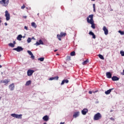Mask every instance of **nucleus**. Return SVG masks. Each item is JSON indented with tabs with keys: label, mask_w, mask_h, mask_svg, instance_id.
Masks as SVG:
<instances>
[{
	"label": "nucleus",
	"mask_w": 124,
	"mask_h": 124,
	"mask_svg": "<svg viewBox=\"0 0 124 124\" xmlns=\"http://www.w3.org/2000/svg\"><path fill=\"white\" fill-rule=\"evenodd\" d=\"M89 34H90V35H92L93 38L94 39H95V38H96L94 33H93V31H90L89 32Z\"/></svg>",
	"instance_id": "obj_15"
},
{
	"label": "nucleus",
	"mask_w": 124,
	"mask_h": 124,
	"mask_svg": "<svg viewBox=\"0 0 124 124\" xmlns=\"http://www.w3.org/2000/svg\"><path fill=\"white\" fill-rule=\"evenodd\" d=\"M14 44H15L16 43L15 42V41L14 42Z\"/></svg>",
	"instance_id": "obj_53"
},
{
	"label": "nucleus",
	"mask_w": 124,
	"mask_h": 124,
	"mask_svg": "<svg viewBox=\"0 0 124 124\" xmlns=\"http://www.w3.org/2000/svg\"><path fill=\"white\" fill-rule=\"evenodd\" d=\"M57 38L59 39V40H60V41H61V40H62V39L61 38L62 36L60 34H57Z\"/></svg>",
	"instance_id": "obj_27"
},
{
	"label": "nucleus",
	"mask_w": 124,
	"mask_h": 124,
	"mask_svg": "<svg viewBox=\"0 0 124 124\" xmlns=\"http://www.w3.org/2000/svg\"><path fill=\"white\" fill-rule=\"evenodd\" d=\"M89 93L90 94H92V93H93V91H89Z\"/></svg>",
	"instance_id": "obj_41"
},
{
	"label": "nucleus",
	"mask_w": 124,
	"mask_h": 124,
	"mask_svg": "<svg viewBox=\"0 0 124 124\" xmlns=\"http://www.w3.org/2000/svg\"><path fill=\"white\" fill-rule=\"evenodd\" d=\"M5 17H6V21H9L10 20V14H9L7 10L5 11Z\"/></svg>",
	"instance_id": "obj_5"
},
{
	"label": "nucleus",
	"mask_w": 124,
	"mask_h": 124,
	"mask_svg": "<svg viewBox=\"0 0 124 124\" xmlns=\"http://www.w3.org/2000/svg\"><path fill=\"white\" fill-rule=\"evenodd\" d=\"M31 59H32V60H34V55H33V54H31Z\"/></svg>",
	"instance_id": "obj_35"
},
{
	"label": "nucleus",
	"mask_w": 124,
	"mask_h": 124,
	"mask_svg": "<svg viewBox=\"0 0 124 124\" xmlns=\"http://www.w3.org/2000/svg\"><path fill=\"white\" fill-rule=\"evenodd\" d=\"M70 56L73 57V56H75V51H73L70 53Z\"/></svg>",
	"instance_id": "obj_29"
},
{
	"label": "nucleus",
	"mask_w": 124,
	"mask_h": 124,
	"mask_svg": "<svg viewBox=\"0 0 124 124\" xmlns=\"http://www.w3.org/2000/svg\"><path fill=\"white\" fill-rule=\"evenodd\" d=\"M102 118V115L100 113L98 112L96 114H95L93 117V120L94 121H98L100 119H101Z\"/></svg>",
	"instance_id": "obj_2"
},
{
	"label": "nucleus",
	"mask_w": 124,
	"mask_h": 124,
	"mask_svg": "<svg viewBox=\"0 0 124 124\" xmlns=\"http://www.w3.org/2000/svg\"><path fill=\"white\" fill-rule=\"evenodd\" d=\"M57 55V56H59L60 54H56Z\"/></svg>",
	"instance_id": "obj_54"
},
{
	"label": "nucleus",
	"mask_w": 124,
	"mask_h": 124,
	"mask_svg": "<svg viewBox=\"0 0 124 124\" xmlns=\"http://www.w3.org/2000/svg\"><path fill=\"white\" fill-rule=\"evenodd\" d=\"M4 25H5V26H7V23L5 22V23H4Z\"/></svg>",
	"instance_id": "obj_46"
},
{
	"label": "nucleus",
	"mask_w": 124,
	"mask_h": 124,
	"mask_svg": "<svg viewBox=\"0 0 124 124\" xmlns=\"http://www.w3.org/2000/svg\"><path fill=\"white\" fill-rule=\"evenodd\" d=\"M103 31H104L105 35H107V34H108V33H109V32L108 31V29L105 26L103 27Z\"/></svg>",
	"instance_id": "obj_8"
},
{
	"label": "nucleus",
	"mask_w": 124,
	"mask_h": 124,
	"mask_svg": "<svg viewBox=\"0 0 124 124\" xmlns=\"http://www.w3.org/2000/svg\"><path fill=\"white\" fill-rule=\"evenodd\" d=\"M1 67H2V66H1V65H0V68H1Z\"/></svg>",
	"instance_id": "obj_51"
},
{
	"label": "nucleus",
	"mask_w": 124,
	"mask_h": 124,
	"mask_svg": "<svg viewBox=\"0 0 124 124\" xmlns=\"http://www.w3.org/2000/svg\"><path fill=\"white\" fill-rule=\"evenodd\" d=\"M22 37H23V36H22V35L20 34V35H18V36L16 38V39L17 40H19V41H21V40H22Z\"/></svg>",
	"instance_id": "obj_20"
},
{
	"label": "nucleus",
	"mask_w": 124,
	"mask_h": 124,
	"mask_svg": "<svg viewBox=\"0 0 124 124\" xmlns=\"http://www.w3.org/2000/svg\"><path fill=\"white\" fill-rule=\"evenodd\" d=\"M118 32L121 34V35H124V31H119Z\"/></svg>",
	"instance_id": "obj_28"
},
{
	"label": "nucleus",
	"mask_w": 124,
	"mask_h": 124,
	"mask_svg": "<svg viewBox=\"0 0 124 124\" xmlns=\"http://www.w3.org/2000/svg\"><path fill=\"white\" fill-rule=\"evenodd\" d=\"M106 76L107 78H112V74H111V73L110 72H107L106 73Z\"/></svg>",
	"instance_id": "obj_17"
},
{
	"label": "nucleus",
	"mask_w": 124,
	"mask_h": 124,
	"mask_svg": "<svg viewBox=\"0 0 124 124\" xmlns=\"http://www.w3.org/2000/svg\"><path fill=\"white\" fill-rule=\"evenodd\" d=\"M93 8H95V4H93Z\"/></svg>",
	"instance_id": "obj_43"
},
{
	"label": "nucleus",
	"mask_w": 124,
	"mask_h": 124,
	"mask_svg": "<svg viewBox=\"0 0 124 124\" xmlns=\"http://www.w3.org/2000/svg\"><path fill=\"white\" fill-rule=\"evenodd\" d=\"M98 57L101 60H104V57L101 54H99Z\"/></svg>",
	"instance_id": "obj_25"
},
{
	"label": "nucleus",
	"mask_w": 124,
	"mask_h": 124,
	"mask_svg": "<svg viewBox=\"0 0 124 124\" xmlns=\"http://www.w3.org/2000/svg\"><path fill=\"white\" fill-rule=\"evenodd\" d=\"M23 18H24V19H27V16H23Z\"/></svg>",
	"instance_id": "obj_42"
},
{
	"label": "nucleus",
	"mask_w": 124,
	"mask_h": 124,
	"mask_svg": "<svg viewBox=\"0 0 124 124\" xmlns=\"http://www.w3.org/2000/svg\"><path fill=\"white\" fill-rule=\"evenodd\" d=\"M34 72V71L33 70H31V69L28 70L27 71L28 76H31V75L33 74Z\"/></svg>",
	"instance_id": "obj_6"
},
{
	"label": "nucleus",
	"mask_w": 124,
	"mask_h": 124,
	"mask_svg": "<svg viewBox=\"0 0 124 124\" xmlns=\"http://www.w3.org/2000/svg\"><path fill=\"white\" fill-rule=\"evenodd\" d=\"M112 81H119L120 78H118L117 76H113L111 78Z\"/></svg>",
	"instance_id": "obj_14"
},
{
	"label": "nucleus",
	"mask_w": 124,
	"mask_h": 124,
	"mask_svg": "<svg viewBox=\"0 0 124 124\" xmlns=\"http://www.w3.org/2000/svg\"><path fill=\"white\" fill-rule=\"evenodd\" d=\"M60 124H64V122H61V123H60Z\"/></svg>",
	"instance_id": "obj_48"
},
{
	"label": "nucleus",
	"mask_w": 124,
	"mask_h": 124,
	"mask_svg": "<svg viewBox=\"0 0 124 124\" xmlns=\"http://www.w3.org/2000/svg\"><path fill=\"white\" fill-rule=\"evenodd\" d=\"M109 119L111 120V121H113V122L115 121V119L113 118V117H111L109 118Z\"/></svg>",
	"instance_id": "obj_39"
},
{
	"label": "nucleus",
	"mask_w": 124,
	"mask_h": 124,
	"mask_svg": "<svg viewBox=\"0 0 124 124\" xmlns=\"http://www.w3.org/2000/svg\"><path fill=\"white\" fill-rule=\"evenodd\" d=\"M24 29H25V30H26V31H28V27L25 26Z\"/></svg>",
	"instance_id": "obj_40"
},
{
	"label": "nucleus",
	"mask_w": 124,
	"mask_h": 124,
	"mask_svg": "<svg viewBox=\"0 0 124 124\" xmlns=\"http://www.w3.org/2000/svg\"><path fill=\"white\" fill-rule=\"evenodd\" d=\"M110 112H113V110H110Z\"/></svg>",
	"instance_id": "obj_55"
},
{
	"label": "nucleus",
	"mask_w": 124,
	"mask_h": 124,
	"mask_svg": "<svg viewBox=\"0 0 124 124\" xmlns=\"http://www.w3.org/2000/svg\"><path fill=\"white\" fill-rule=\"evenodd\" d=\"M88 62H89V59H87L86 61H84L82 62V64L83 65H85V64H87V63H88Z\"/></svg>",
	"instance_id": "obj_22"
},
{
	"label": "nucleus",
	"mask_w": 124,
	"mask_h": 124,
	"mask_svg": "<svg viewBox=\"0 0 124 124\" xmlns=\"http://www.w3.org/2000/svg\"><path fill=\"white\" fill-rule=\"evenodd\" d=\"M113 90H114V89H113V88L109 89L108 90L106 91L105 92V93L106 94H109V93H111V92H112V91H113Z\"/></svg>",
	"instance_id": "obj_19"
},
{
	"label": "nucleus",
	"mask_w": 124,
	"mask_h": 124,
	"mask_svg": "<svg viewBox=\"0 0 124 124\" xmlns=\"http://www.w3.org/2000/svg\"><path fill=\"white\" fill-rule=\"evenodd\" d=\"M41 44L42 45H43L44 43H43V41H42V40H39V42H36V44H34V45H36L37 46H38V45H40Z\"/></svg>",
	"instance_id": "obj_10"
},
{
	"label": "nucleus",
	"mask_w": 124,
	"mask_h": 124,
	"mask_svg": "<svg viewBox=\"0 0 124 124\" xmlns=\"http://www.w3.org/2000/svg\"><path fill=\"white\" fill-rule=\"evenodd\" d=\"M1 56V55H0V58Z\"/></svg>",
	"instance_id": "obj_57"
},
{
	"label": "nucleus",
	"mask_w": 124,
	"mask_h": 124,
	"mask_svg": "<svg viewBox=\"0 0 124 124\" xmlns=\"http://www.w3.org/2000/svg\"><path fill=\"white\" fill-rule=\"evenodd\" d=\"M53 78H54V79H55L56 80H59V77L58 76L54 77Z\"/></svg>",
	"instance_id": "obj_36"
},
{
	"label": "nucleus",
	"mask_w": 124,
	"mask_h": 124,
	"mask_svg": "<svg viewBox=\"0 0 124 124\" xmlns=\"http://www.w3.org/2000/svg\"><path fill=\"white\" fill-rule=\"evenodd\" d=\"M10 82V81L7 79H4V80H2L0 81V83H3L4 84H5V85H6V84H8V83H9Z\"/></svg>",
	"instance_id": "obj_11"
},
{
	"label": "nucleus",
	"mask_w": 124,
	"mask_h": 124,
	"mask_svg": "<svg viewBox=\"0 0 124 124\" xmlns=\"http://www.w3.org/2000/svg\"><path fill=\"white\" fill-rule=\"evenodd\" d=\"M31 42V38H28V39H27V42L28 43H30V42Z\"/></svg>",
	"instance_id": "obj_30"
},
{
	"label": "nucleus",
	"mask_w": 124,
	"mask_h": 124,
	"mask_svg": "<svg viewBox=\"0 0 124 124\" xmlns=\"http://www.w3.org/2000/svg\"><path fill=\"white\" fill-rule=\"evenodd\" d=\"M31 84V80H28L26 82L25 85L30 86Z\"/></svg>",
	"instance_id": "obj_21"
},
{
	"label": "nucleus",
	"mask_w": 124,
	"mask_h": 124,
	"mask_svg": "<svg viewBox=\"0 0 124 124\" xmlns=\"http://www.w3.org/2000/svg\"><path fill=\"white\" fill-rule=\"evenodd\" d=\"M8 3H9V0H1L0 1V4H1L3 6H7Z\"/></svg>",
	"instance_id": "obj_3"
},
{
	"label": "nucleus",
	"mask_w": 124,
	"mask_h": 124,
	"mask_svg": "<svg viewBox=\"0 0 124 124\" xmlns=\"http://www.w3.org/2000/svg\"><path fill=\"white\" fill-rule=\"evenodd\" d=\"M57 51H58V49L55 50L54 52H57Z\"/></svg>",
	"instance_id": "obj_50"
},
{
	"label": "nucleus",
	"mask_w": 124,
	"mask_h": 124,
	"mask_svg": "<svg viewBox=\"0 0 124 124\" xmlns=\"http://www.w3.org/2000/svg\"><path fill=\"white\" fill-rule=\"evenodd\" d=\"M11 116L12 117H13V118H16V119H22V116H23V115L16 114L15 113H13V114H11Z\"/></svg>",
	"instance_id": "obj_4"
},
{
	"label": "nucleus",
	"mask_w": 124,
	"mask_h": 124,
	"mask_svg": "<svg viewBox=\"0 0 124 124\" xmlns=\"http://www.w3.org/2000/svg\"><path fill=\"white\" fill-rule=\"evenodd\" d=\"M87 23H89V24H91V25H92L91 27L92 29H95V24H94L93 21V15H89L87 18Z\"/></svg>",
	"instance_id": "obj_1"
},
{
	"label": "nucleus",
	"mask_w": 124,
	"mask_h": 124,
	"mask_svg": "<svg viewBox=\"0 0 124 124\" xmlns=\"http://www.w3.org/2000/svg\"><path fill=\"white\" fill-rule=\"evenodd\" d=\"M31 26L32 27H33V28H36V27H37L36 24L35 23H34V22H32V23H31Z\"/></svg>",
	"instance_id": "obj_23"
},
{
	"label": "nucleus",
	"mask_w": 124,
	"mask_h": 124,
	"mask_svg": "<svg viewBox=\"0 0 124 124\" xmlns=\"http://www.w3.org/2000/svg\"><path fill=\"white\" fill-rule=\"evenodd\" d=\"M0 19H1V17H0V23H1V20H0Z\"/></svg>",
	"instance_id": "obj_49"
},
{
	"label": "nucleus",
	"mask_w": 124,
	"mask_h": 124,
	"mask_svg": "<svg viewBox=\"0 0 124 124\" xmlns=\"http://www.w3.org/2000/svg\"><path fill=\"white\" fill-rule=\"evenodd\" d=\"M79 113L80 112L79 111H77V112H75L74 115H73V117L74 118H77V117H78Z\"/></svg>",
	"instance_id": "obj_16"
},
{
	"label": "nucleus",
	"mask_w": 124,
	"mask_h": 124,
	"mask_svg": "<svg viewBox=\"0 0 124 124\" xmlns=\"http://www.w3.org/2000/svg\"><path fill=\"white\" fill-rule=\"evenodd\" d=\"M31 39H34V40H35V39L34 38V37H32V38H31Z\"/></svg>",
	"instance_id": "obj_47"
},
{
	"label": "nucleus",
	"mask_w": 124,
	"mask_h": 124,
	"mask_svg": "<svg viewBox=\"0 0 124 124\" xmlns=\"http://www.w3.org/2000/svg\"><path fill=\"white\" fill-rule=\"evenodd\" d=\"M25 7L26 6H25V5H23L22 6H21V9H25Z\"/></svg>",
	"instance_id": "obj_38"
},
{
	"label": "nucleus",
	"mask_w": 124,
	"mask_h": 124,
	"mask_svg": "<svg viewBox=\"0 0 124 124\" xmlns=\"http://www.w3.org/2000/svg\"><path fill=\"white\" fill-rule=\"evenodd\" d=\"M89 112V110L87 108H84L82 111L81 113L82 115H86Z\"/></svg>",
	"instance_id": "obj_12"
},
{
	"label": "nucleus",
	"mask_w": 124,
	"mask_h": 124,
	"mask_svg": "<svg viewBox=\"0 0 124 124\" xmlns=\"http://www.w3.org/2000/svg\"><path fill=\"white\" fill-rule=\"evenodd\" d=\"M70 60H71V57L67 56L66 61H70Z\"/></svg>",
	"instance_id": "obj_33"
},
{
	"label": "nucleus",
	"mask_w": 124,
	"mask_h": 124,
	"mask_svg": "<svg viewBox=\"0 0 124 124\" xmlns=\"http://www.w3.org/2000/svg\"><path fill=\"white\" fill-rule=\"evenodd\" d=\"M43 120L45 121V122H48V121H49V116L45 115L43 117Z\"/></svg>",
	"instance_id": "obj_13"
},
{
	"label": "nucleus",
	"mask_w": 124,
	"mask_h": 124,
	"mask_svg": "<svg viewBox=\"0 0 124 124\" xmlns=\"http://www.w3.org/2000/svg\"><path fill=\"white\" fill-rule=\"evenodd\" d=\"M60 35H61V37H63V36L64 37L66 35V33L62 32L60 33Z\"/></svg>",
	"instance_id": "obj_24"
},
{
	"label": "nucleus",
	"mask_w": 124,
	"mask_h": 124,
	"mask_svg": "<svg viewBox=\"0 0 124 124\" xmlns=\"http://www.w3.org/2000/svg\"><path fill=\"white\" fill-rule=\"evenodd\" d=\"M14 51H17V52H21L23 51V48L21 46H17L16 48H13Z\"/></svg>",
	"instance_id": "obj_7"
},
{
	"label": "nucleus",
	"mask_w": 124,
	"mask_h": 124,
	"mask_svg": "<svg viewBox=\"0 0 124 124\" xmlns=\"http://www.w3.org/2000/svg\"><path fill=\"white\" fill-rule=\"evenodd\" d=\"M49 80L50 81H52V80H55V78H54V77L50 78Z\"/></svg>",
	"instance_id": "obj_37"
},
{
	"label": "nucleus",
	"mask_w": 124,
	"mask_h": 124,
	"mask_svg": "<svg viewBox=\"0 0 124 124\" xmlns=\"http://www.w3.org/2000/svg\"><path fill=\"white\" fill-rule=\"evenodd\" d=\"M122 75H124V69L123 70V72L122 73Z\"/></svg>",
	"instance_id": "obj_44"
},
{
	"label": "nucleus",
	"mask_w": 124,
	"mask_h": 124,
	"mask_svg": "<svg viewBox=\"0 0 124 124\" xmlns=\"http://www.w3.org/2000/svg\"><path fill=\"white\" fill-rule=\"evenodd\" d=\"M120 54L122 57H124V51H121Z\"/></svg>",
	"instance_id": "obj_32"
},
{
	"label": "nucleus",
	"mask_w": 124,
	"mask_h": 124,
	"mask_svg": "<svg viewBox=\"0 0 124 124\" xmlns=\"http://www.w3.org/2000/svg\"><path fill=\"white\" fill-rule=\"evenodd\" d=\"M92 1H94L95 0H91Z\"/></svg>",
	"instance_id": "obj_52"
},
{
	"label": "nucleus",
	"mask_w": 124,
	"mask_h": 124,
	"mask_svg": "<svg viewBox=\"0 0 124 124\" xmlns=\"http://www.w3.org/2000/svg\"><path fill=\"white\" fill-rule=\"evenodd\" d=\"M69 82V80L67 79H64L62 81V83H61V85H64V83H66V84H67L68 82Z\"/></svg>",
	"instance_id": "obj_18"
},
{
	"label": "nucleus",
	"mask_w": 124,
	"mask_h": 124,
	"mask_svg": "<svg viewBox=\"0 0 124 124\" xmlns=\"http://www.w3.org/2000/svg\"><path fill=\"white\" fill-rule=\"evenodd\" d=\"M0 99H1V97H0Z\"/></svg>",
	"instance_id": "obj_56"
},
{
	"label": "nucleus",
	"mask_w": 124,
	"mask_h": 124,
	"mask_svg": "<svg viewBox=\"0 0 124 124\" xmlns=\"http://www.w3.org/2000/svg\"><path fill=\"white\" fill-rule=\"evenodd\" d=\"M27 52L29 53V54L31 56L32 55V52H31V51H30V50H28Z\"/></svg>",
	"instance_id": "obj_34"
},
{
	"label": "nucleus",
	"mask_w": 124,
	"mask_h": 124,
	"mask_svg": "<svg viewBox=\"0 0 124 124\" xmlns=\"http://www.w3.org/2000/svg\"><path fill=\"white\" fill-rule=\"evenodd\" d=\"M9 46H10V47H12L13 48L15 46L14 44L10 43V44H9Z\"/></svg>",
	"instance_id": "obj_26"
},
{
	"label": "nucleus",
	"mask_w": 124,
	"mask_h": 124,
	"mask_svg": "<svg viewBox=\"0 0 124 124\" xmlns=\"http://www.w3.org/2000/svg\"><path fill=\"white\" fill-rule=\"evenodd\" d=\"M9 89H10V91H14V89H15V85L14 83H12L9 86Z\"/></svg>",
	"instance_id": "obj_9"
},
{
	"label": "nucleus",
	"mask_w": 124,
	"mask_h": 124,
	"mask_svg": "<svg viewBox=\"0 0 124 124\" xmlns=\"http://www.w3.org/2000/svg\"><path fill=\"white\" fill-rule=\"evenodd\" d=\"M93 12H95V8H93Z\"/></svg>",
	"instance_id": "obj_45"
},
{
	"label": "nucleus",
	"mask_w": 124,
	"mask_h": 124,
	"mask_svg": "<svg viewBox=\"0 0 124 124\" xmlns=\"http://www.w3.org/2000/svg\"><path fill=\"white\" fill-rule=\"evenodd\" d=\"M38 61H40V62H43L44 61V58L42 57V58H38Z\"/></svg>",
	"instance_id": "obj_31"
}]
</instances>
